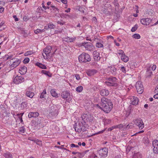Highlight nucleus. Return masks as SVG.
I'll return each instance as SVG.
<instances>
[{
	"label": "nucleus",
	"mask_w": 158,
	"mask_h": 158,
	"mask_svg": "<svg viewBox=\"0 0 158 158\" xmlns=\"http://www.w3.org/2000/svg\"><path fill=\"white\" fill-rule=\"evenodd\" d=\"M101 102V106L98 105L97 106L106 113L109 112L113 107V104L110 101L106 98L103 97L102 98Z\"/></svg>",
	"instance_id": "obj_1"
},
{
	"label": "nucleus",
	"mask_w": 158,
	"mask_h": 158,
	"mask_svg": "<svg viewBox=\"0 0 158 158\" xmlns=\"http://www.w3.org/2000/svg\"><path fill=\"white\" fill-rule=\"evenodd\" d=\"M87 126V124L85 122H79L78 124L75 123L73 125V128L76 132L80 133L81 131L84 132L86 131Z\"/></svg>",
	"instance_id": "obj_2"
},
{
	"label": "nucleus",
	"mask_w": 158,
	"mask_h": 158,
	"mask_svg": "<svg viewBox=\"0 0 158 158\" xmlns=\"http://www.w3.org/2000/svg\"><path fill=\"white\" fill-rule=\"evenodd\" d=\"M52 49V47L50 46H47L44 49L42 53V55L45 59L46 58L47 59L48 57H51L52 56L53 54H54L55 52L52 53H51Z\"/></svg>",
	"instance_id": "obj_3"
},
{
	"label": "nucleus",
	"mask_w": 158,
	"mask_h": 158,
	"mask_svg": "<svg viewBox=\"0 0 158 158\" xmlns=\"http://www.w3.org/2000/svg\"><path fill=\"white\" fill-rule=\"evenodd\" d=\"M78 60L80 62L86 63L91 60V57L88 54L83 52L79 56Z\"/></svg>",
	"instance_id": "obj_4"
},
{
	"label": "nucleus",
	"mask_w": 158,
	"mask_h": 158,
	"mask_svg": "<svg viewBox=\"0 0 158 158\" xmlns=\"http://www.w3.org/2000/svg\"><path fill=\"white\" fill-rule=\"evenodd\" d=\"M107 80L109 81L105 82V83L107 85L114 87L118 86V84L116 82L117 79L115 77H110L107 78Z\"/></svg>",
	"instance_id": "obj_5"
},
{
	"label": "nucleus",
	"mask_w": 158,
	"mask_h": 158,
	"mask_svg": "<svg viewBox=\"0 0 158 158\" xmlns=\"http://www.w3.org/2000/svg\"><path fill=\"white\" fill-rule=\"evenodd\" d=\"M108 153V149L107 148H103L98 151V153L100 157H106L107 156Z\"/></svg>",
	"instance_id": "obj_6"
},
{
	"label": "nucleus",
	"mask_w": 158,
	"mask_h": 158,
	"mask_svg": "<svg viewBox=\"0 0 158 158\" xmlns=\"http://www.w3.org/2000/svg\"><path fill=\"white\" fill-rule=\"evenodd\" d=\"M135 87L137 90V92L139 94H141L143 91L144 88L141 81H137L135 85Z\"/></svg>",
	"instance_id": "obj_7"
},
{
	"label": "nucleus",
	"mask_w": 158,
	"mask_h": 158,
	"mask_svg": "<svg viewBox=\"0 0 158 158\" xmlns=\"http://www.w3.org/2000/svg\"><path fill=\"white\" fill-rule=\"evenodd\" d=\"M83 120V122H92L93 120V117L89 114H84L81 117Z\"/></svg>",
	"instance_id": "obj_8"
},
{
	"label": "nucleus",
	"mask_w": 158,
	"mask_h": 158,
	"mask_svg": "<svg viewBox=\"0 0 158 158\" xmlns=\"http://www.w3.org/2000/svg\"><path fill=\"white\" fill-rule=\"evenodd\" d=\"M135 123L139 127V129H142L144 127V124L142 120L140 118L136 119Z\"/></svg>",
	"instance_id": "obj_9"
},
{
	"label": "nucleus",
	"mask_w": 158,
	"mask_h": 158,
	"mask_svg": "<svg viewBox=\"0 0 158 158\" xmlns=\"http://www.w3.org/2000/svg\"><path fill=\"white\" fill-rule=\"evenodd\" d=\"M24 79L22 76H16L13 80V82L16 84H18L23 82Z\"/></svg>",
	"instance_id": "obj_10"
},
{
	"label": "nucleus",
	"mask_w": 158,
	"mask_h": 158,
	"mask_svg": "<svg viewBox=\"0 0 158 158\" xmlns=\"http://www.w3.org/2000/svg\"><path fill=\"white\" fill-rule=\"evenodd\" d=\"M152 146L154 147L153 151L156 154H158V140H154L152 142Z\"/></svg>",
	"instance_id": "obj_11"
},
{
	"label": "nucleus",
	"mask_w": 158,
	"mask_h": 158,
	"mask_svg": "<svg viewBox=\"0 0 158 158\" xmlns=\"http://www.w3.org/2000/svg\"><path fill=\"white\" fill-rule=\"evenodd\" d=\"M82 45L84 46L86 50L89 51H91L94 48L91 44H88L87 43H83Z\"/></svg>",
	"instance_id": "obj_12"
},
{
	"label": "nucleus",
	"mask_w": 158,
	"mask_h": 158,
	"mask_svg": "<svg viewBox=\"0 0 158 158\" xmlns=\"http://www.w3.org/2000/svg\"><path fill=\"white\" fill-rule=\"evenodd\" d=\"M152 20L150 19L147 18L142 19H140V23L143 25H149L151 22Z\"/></svg>",
	"instance_id": "obj_13"
},
{
	"label": "nucleus",
	"mask_w": 158,
	"mask_h": 158,
	"mask_svg": "<svg viewBox=\"0 0 158 158\" xmlns=\"http://www.w3.org/2000/svg\"><path fill=\"white\" fill-rule=\"evenodd\" d=\"M99 55V53L97 51H95L94 52L93 56L95 61H98L100 59Z\"/></svg>",
	"instance_id": "obj_14"
},
{
	"label": "nucleus",
	"mask_w": 158,
	"mask_h": 158,
	"mask_svg": "<svg viewBox=\"0 0 158 158\" xmlns=\"http://www.w3.org/2000/svg\"><path fill=\"white\" fill-rule=\"evenodd\" d=\"M97 72V71L96 70L94 69H90L87 71L86 73L89 76H91L96 74Z\"/></svg>",
	"instance_id": "obj_15"
},
{
	"label": "nucleus",
	"mask_w": 158,
	"mask_h": 158,
	"mask_svg": "<svg viewBox=\"0 0 158 158\" xmlns=\"http://www.w3.org/2000/svg\"><path fill=\"white\" fill-rule=\"evenodd\" d=\"M100 94L102 96H106L109 94V92L107 89H102L100 91Z\"/></svg>",
	"instance_id": "obj_16"
},
{
	"label": "nucleus",
	"mask_w": 158,
	"mask_h": 158,
	"mask_svg": "<svg viewBox=\"0 0 158 158\" xmlns=\"http://www.w3.org/2000/svg\"><path fill=\"white\" fill-rule=\"evenodd\" d=\"M21 62V60H18L16 61H14L13 64L11 65V67L13 68H16L20 64Z\"/></svg>",
	"instance_id": "obj_17"
},
{
	"label": "nucleus",
	"mask_w": 158,
	"mask_h": 158,
	"mask_svg": "<svg viewBox=\"0 0 158 158\" xmlns=\"http://www.w3.org/2000/svg\"><path fill=\"white\" fill-rule=\"evenodd\" d=\"M108 68H110V71L113 75H116L117 69L114 66H111L110 67H109Z\"/></svg>",
	"instance_id": "obj_18"
},
{
	"label": "nucleus",
	"mask_w": 158,
	"mask_h": 158,
	"mask_svg": "<svg viewBox=\"0 0 158 158\" xmlns=\"http://www.w3.org/2000/svg\"><path fill=\"white\" fill-rule=\"evenodd\" d=\"M39 115V114L37 112H31L29 113L28 117L29 118H31L32 117H36L38 116Z\"/></svg>",
	"instance_id": "obj_19"
},
{
	"label": "nucleus",
	"mask_w": 158,
	"mask_h": 158,
	"mask_svg": "<svg viewBox=\"0 0 158 158\" xmlns=\"http://www.w3.org/2000/svg\"><path fill=\"white\" fill-rule=\"evenodd\" d=\"M52 111H50V113H51L52 115H53L57 116L58 114V112L57 109H54V107H51Z\"/></svg>",
	"instance_id": "obj_20"
},
{
	"label": "nucleus",
	"mask_w": 158,
	"mask_h": 158,
	"mask_svg": "<svg viewBox=\"0 0 158 158\" xmlns=\"http://www.w3.org/2000/svg\"><path fill=\"white\" fill-rule=\"evenodd\" d=\"M19 71L21 74H24L27 72V67L25 66H23L19 69Z\"/></svg>",
	"instance_id": "obj_21"
},
{
	"label": "nucleus",
	"mask_w": 158,
	"mask_h": 158,
	"mask_svg": "<svg viewBox=\"0 0 158 158\" xmlns=\"http://www.w3.org/2000/svg\"><path fill=\"white\" fill-rule=\"evenodd\" d=\"M152 74V72L150 68H147L146 73V77L147 78H150L151 77Z\"/></svg>",
	"instance_id": "obj_22"
},
{
	"label": "nucleus",
	"mask_w": 158,
	"mask_h": 158,
	"mask_svg": "<svg viewBox=\"0 0 158 158\" xmlns=\"http://www.w3.org/2000/svg\"><path fill=\"white\" fill-rule=\"evenodd\" d=\"M142 155L139 152H135L133 155L132 158H142Z\"/></svg>",
	"instance_id": "obj_23"
},
{
	"label": "nucleus",
	"mask_w": 158,
	"mask_h": 158,
	"mask_svg": "<svg viewBox=\"0 0 158 158\" xmlns=\"http://www.w3.org/2000/svg\"><path fill=\"white\" fill-rule=\"evenodd\" d=\"M70 95V94L69 92L66 91H63L61 94V96L63 98H66L68 96Z\"/></svg>",
	"instance_id": "obj_24"
},
{
	"label": "nucleus",
	"mask_w": 158,
	"mask_h": 158,
	"mask_svg": "<svg viewBox=\"0 0 158 158\" xmlns=\"http://www.w3.org/2000/svg\"><path fill=\"white\" fill-rule=\"evenodd\" d=\"M120 57L122 60L125 62H127L129 60L128 57L125 54L122 56H121Z\"/></svg>",
	"instance_id": "obj_25"
},
{
	"label": "nucleus",
	"mask_w": 158,
	"mask_h": 158,
	"mask_svg": "<svg viewBox=\"0 0 158 158\" xmlns=\"http://www.w3.org/2000/svg\"><path fill=\"white\" fill-rule=\"evenodd\" d=\"M35 64L36 66H38L42 69H46L47 68L46 66L45 65L38 62H37Z\"/></svg>",
	"instance_id": "obj_26"
},
{
	"label": "nucleus",
	"mask_w": 158,
	"mask_h": 158,
	"mask_svg": "<svg viewBox=\"0 0 158 158\" xmlns=\"http://www.w3.org/2000/svg\"><path fill=\"white\" fill-rule=\"evenodd\" d=\"M133 101L132 102L131 104L132 105H137L138 103L139 102V99L138 98L136 97H133Z\"/></svg>",
	"instance_id": "obj_27"
},
{
	"label": "nucleus",
	"mask_w": 158,
	"mask_h": 158,
	"mask_svg": "<svg viewBox=\"0 0 158 158\" xmlns=\"http://www.w3.org/2000/svg\"><path fill=\"white\" fill-rule=\"evenodd\" d=\"M26 95L27 97L32 98L34 95V94L33 92H32L30 91H27Z\"/></svg>",
	"instance_id": "obj_28"
},
{
	"label": "nucleus",
	"mask_w": 158,
	"mask_h": 158,
	"mask_svg": "<svg viewBox=\"0 0 158 158\" xmlns=\"http://www.w3.org/2000/svg\"><path fill=\"white\" fill-rule=\"evenodd\" d=\"M50 93L52 96L56 98L58 97V94L56 92L55 89H52L50 91Z\"/></svg>",
	"instance_id": "obj_29"
},
{
	"label": "nucleus",
	"mask_w": 158,
	"mask_h": 158,
	"mask_svg": "<svg viewBox=\"0 0 158 158\" xmlns=\"http://www.w3.org/2000/svg\"><path fill=\"white\" fill-rule=\"evenodd\" d=\"M12 56V55H6L5 56L3 57V58L4 59L5 61H6L8 59H11Z\"/></svg>",
	"instance_id": "obj_30"
},
{
	"label": "nucleus",
	"mask_w": 158,
	"mask_h": 158,
	"mask_svg": "<svg viewBox=\"0 0 158 158\" xmlns=\"http://www.w3.org/2000/svg\"><path fill=\"white\" fill-rule=\"evenodd\" d=\"M6 158H12V156L10 153L7 152L3 154Z\"/></svg>",
	"instance_id": "obj_31"
},
{
	"label": "nucleus",
	"mask_w": 158,
	"mask_h": 158,
	"mask_svg": "<svg viewBox=\"0 0 158 158\" xmlns=\"http://www.w3.org/2000/svg\"><path fill=\"white\" fill-rule=\"evenodd\" d=\"M133 127V124H129L127 126H124V129L125 130H128L129 129H131Z\"/></svg>",
	"instance_id": "obj_32"
},
{
	"label": "nucleus",
	"mask_w": 158,
	"mask_h": 158,
	"mask_svg": "<svg viewBox=\"0 0 158 158\" xmlns=\"http://www.w3.org/2000/svg\"><path fill=\"white\" fill-rule=\"evenodd\" d=\"M44 31H45V30L44 29L41 30L38 29L34 31V32L35 34H37L39 33H41Z\"/></svg>",
	"instance_id": "obj_33"
},
{
	"label": "nucleus",
	"mask_w": 158,
	"mask_h": 158,
	"mask_svg": "<svg viewBox=\"0 0 158 158\" xmlns=\"http://www.w3.org/2000/svg\"><path fill=\"white\" fill-rule=\"evenodd\" d=\"M143 142L145 144L147 145L149 143V139L147 137H144L143 139Z\"/></svg>",
	"instance_id": "obj_34"
},
{
	"label": "nucleus",
	"mask_w": 158,
	"mask_h": 158,
	"mask_svg": "<svg viewBox=\"0 0 158 158\" xmlns=\"http://www.w3.org/2000/svg\"><path fill=\"white\" fill-rule=\"evenodd\" d=\"M41 73L44 74L48 76V77H51V75H50L49 74L50 73L48 71H46L44 70H43L41 71Z\"/></svg>",
	"instance_id": "obj_35"
},
{
	"label": "nucleus",
	"mask_w": 158,
	"mask_h": 158,
	"mask_svg": "<svg viewBox=\"0 0 158 158\" xmlns=\"http://www.w3.org/2000/svg\"><path fill=\"white\" fill-rule=\"evenodd\" d=\"M83 89V87L82 86L80 85L76 88V90L78 92H81L82 91Z\"/></svg>",
	"instance_id": "obj_36"
},
{
	"label": "nucleus",
	"mask_w": 158,
	"mask_h": 158,
	"mask_svg": "<svg viewBox=\"0 0 158 158\" xmlns=\"http://www.w3.org/2000/svg\"><path fill=\"white\" fill-rule=\"evenodd\" d=\"M33 53V52L32 51H27L24 53V55L25 56H27L31 55Z\"/></svg>",
	"instance_id": "obj_37"
},
{
	"label": "nucleus",
	"mask_w": 158,
	"mask_h": 158,
	"mask_svg": "<svg viewBox=\"0 0 158 158\" xmlns=\"http://www.w3.org/2000/svg\"><path fill=\"white\" fill-rule=\"evenodd\" d=\"M75 39V38H70L68 37L67 38H66L67 39L66 41L68 42H73Z\"/></svg>",
	"instance_id": "obj_38"
},
{
	"label": "nucleus",
	"mask_w": 158,
	"mask_h": 158,
	"mask_svg": "<svg viewBox=\"0 0 158 158\" xmlns=\"http://www.w3.org/2000/svg\"><path fill=\"white\" fill-rule=\"evenodd\" d=\"M132 37L136 39H139L140 38V36L138 34H135L132 35Z\"/></svg>",
	"instance_id": "obj_39"
},
{
	"label": "nucleus",
	"mask_w": 158,
	"mask_h": 158,
	"mask_svg": "<svg viewBox=\"0 0 158 158\" xmlns=\"http://www.w3.org/2000/svg\"><path fill=\"white\" fill-rule=\"evenodd\" d=\"M138 25L137 24H136L135 25V26L132 27L131 29V31L132 32H134L138 28Z\"/></svg>",
	"instance_id": "obj_40"
},
{
	"label": "nucleus",
	"mask_w": 158,
	"mask_h": 158,
	"mask_svg": "<svg viewBox=\"0 0 158 158\" xmlns=\"http://www.w3.org/2000/svg\"><path fill=\"white\" fill-rule=\"evenodd\" d=\"M35 141V142L37 144L39 145V146H42V143L41 141L39 140L38 139H36V140Z\"/></svg>",
	"instance_id": "obj_41"
},
{
	"label": "nucleus",
	"mask_w": 158,
	"mask_h": 158,
	"mask_svg": "<svg viewBox=\"0 0 158 158\" xmlns=\"http://www.w3.org/2000/svg\"><path fill=\"white\" fill-rule=\"evenodd\" d=\"M46 94V90L44 89L43 92L41 94L40 96V98H44V95Z\"/></svg>",
	"instance_id": "obj_42"
},
{
	"label": "nucleus",
	"mask_w": 158,
	"mask_h": 158,
	"mask_svg": "<svg viewBox=\"0 0 158 158\" xmlns=\"http://www.w3.org/2000/svg\"><path fill=\"white\" fill-rule=\"evenodd\" d=\"M25 131V129L24 127H22L19 129V131L20 132L24 133Z\"/></svg>",
	"instance_id": "obj_43"
},
{
	"label": "nucleus",
	"mask_w": 158,
	"mask_h": 158,
	"mask_svg": "<svg viewBox=\"0 0 158 158\" xmlns=\"http://www.w3.org/2000/svg\"><path fill=\"white\" fill-rule=\"evenodd\" d=\"M21 107L23 109H24L27 107V105L25 102H23L21 103Z\"/></svg>",
	"instance_id": "obj_44"
},
{
	"label": "nucleus",
	"mask_w": 158,
	"mask_h": 158,
	"mask_svg": "<svg viewBox=\"0 0 158 158\" xmlns=\"http://www.w3.org/2000/svg\"><path fill=\"white\" fill-rule=\"evenodd\" d=\"M30 60L28 58H25L23 60V63L24 64H27L28 63L29 61Z\"/></svg>",
	"instance_id": "obj_45"
},
{
	"label": "nucleus",
	"mask_w": 158,
	"mask_h": 158,
	"mask_svg": "<svg viewBox=\"0 0 158 158\" xmlns=\"http://www.w3.org/2000/svg\"><path fill=\"white\" fill-rule=\"evenodd\" d=\"M103 46V45L100 43H98L96 44V47L98 48H101Z\"/></svg>",
	"instance_id": "obj_46"
},
{
	"label": "nucleus",
	"mask_w": 158,
	"mask_h": 158,
	"mask_svg": "<svg viewBox=\"0 0 158 158\" xmlns=\"http://www.w3.org/2000/svg\"><path fill=\"white\" fill-rule=\"evenodd\" d=\"M117 53L119 55H121V56H122L125 54L123 51L122 50H119L118 51Z\"/></svg>",
	"instance_id": "obj_47"
},
{
	"label": "nucleus",
	"mask_w": 158,
	"mask_h": 158,
	"mask_svg": "<svg viewBox=\"0 0 158 158\" xmlns=\"http://www.w3.org/2000/svg\"><path fill=\"white\" fill-rule=\"evenodd\" d=\"M48 25L49 28L53 29L55 27V25L52 24L48 23Z\"/></svg>",
	"instance_id": "obj_48"
},
{
	"label": "nucleus",
	"mask_w": 158,
	"mask_h": 158,
	"mask_svg": "<svg viewBox=\"0 0 158 158\" xmlns=\"http://www.w3.org/2000/svg\"><path fill=\"white\" fill-rule=\"evenodd\" d=\"M105 130H102V131H99L97 133H96L95 134H94L92 135L91 136H89V137H91L92 136L94 135H95L96 134H99L102 133H103L104 132Z\"/></svg>",
	"instance_id": "obj_49"
},
{
	"label": "nucleus",
	"mask_w": 158,
	"mask_h": 158,
	"mask_svg": "<svg viewBox=\"0 0 158 158\" xmlns=\"http://www.w3.org/2000/svg\"><path fill=\"white\" fill-rule=\"evenodd\" d=\"M78 154L79 155V158H81L84 156L85 153H81L79 152V153H78Z\"/></svg>",
	"instance_id": "obj_50"
},
{
	"label": "nucleus",
	"mask_w": 158,
	"mask_h": 158,
	"mask_svg": "<svg viewBox=\"0 0 158 158\" xmlns=\"http://www.w3.org/2000/svg\"><path fill=\"white\" fill-rule=\"evenodd\" d=\"M120 70H121L124 73H126V72L125 68L124 66H122L121 67Z\"/></svg>",
	"instance_id": "obj_51"
},
{
	"label": "nucleus",
	"mask_w": 158,
	"mask_h": 158,
	"mask_svg": "<svg viewBox=\"0 0 158 158\" xmlns=\"http://www.w3.org/2000/svg\"><path fill=\"white\" fill-rule=\"evenodd\" d=\"M117 128V127H116V125L114 126H113L112 127H110V128H108V130L110 131H111L114 129Z\"/></svg>",
	"instance_id": "obj_52"
},
{
	"label": "nucleus",
	"mask_w": 158,
	"mask_h": 158,
	"mask_svg": "<svg viewBox=\"0 0 158 158\" xmlns=\"http://www.w3.org/2000/svg\"><path fill=\"white\" fill-rule=\"evenodd\" d=\"M116 127H117V128H118L119 129L122 128L123 127L124 128V126H123V125L122 124H120L118 125H116Z\"/></svg>",
	"instance_id": "obj_53"
},
{
	"label": "nucleus",
	"mask_w": 158,
	"mask_h": 158,
	"mask_svg": "<svg viewBox=\"0 0 158 158\" xmlns=\"http://www.w3.org/2000/svg\"><path fill=\"white\" fill-rule=\"evenodd\" d=\"M60 16L61 17H63L66 18L67 16H69L67 14L63 13L61 14V15H60Z\"/></svg>",
	"instance_id": "obj_54"
},
{
	"label": "nucleus",
	"mask_w": 158,
	"mask_h": 158,
	"mask_svg": "<svg viewBox=\"0 0 158 158\" xmlns=\"http://www.w3.org/2000/svg\"><path fill=\"white\" fill-rule=\"evenodd\" d=\"M23 19L24 21H26L29 19V18L28 17H27L26 16H25L23 17Z\"/></svg>",
	"instance_id": "obj_55"
},
{
	"label": "nucleus",
	"mask_w": 158,
	"mask_h": 158,
	"mask_svg": "<svg viewBox=\"0 0 158 158\" xmlns=\"http://www.w3.org/2000/svg\"><path fill=\"white\" fill-rule=\"evenodd\" d=\"M64 146V145H62L61 146H60L56 145L55 146V147L58 148H59L60 149H64L63 148Z\"/></svg>",
	"instance_id": "obj_56"
},
{
	"label": "nucleus",
	"mask_w": 158,
	"mask_h": 158,
	"mask_svg": "<svg viewBox=\"0 0 158 158\" xmlns=\"http://www.w3.org/2000/svg\"><path fill=\"white\" fill-rule=\"evenodd\" d=\"M96 156L95 154H92L89 156L88 158H95Z\"/></svg>",
	"instance_id": "obj_57"
},
{
	"label": "nucleus",
	"mask_w": 158,
	"mask_h": 158,
	"mask_svg": "<svg viewBox=\"0 0 158 158\" xmlns=\"http://www.w3.org/2000/svg\"><path fill=\"white\" fill-rule=\"evenodd\" d=\"M71 148H74V147H76V148H78L79 147L78 145H75V144L73 143H72L71 144Z\"/></svg>",
	"instance_id": "obj_58"
},
{
	"label": "nucleus",
	"mask_w": 158,
	"mask_h": 158,
	"mask_svg": "<svg viewBox=\"0 0 158 158\" xmlns=\"http://www.w3.org/2000/svg\"><path fill=\"white\" fill-rule=\"evenodd\" d=\"M60 1L64 4H66L67 2V0H60Z\"/></svg>",
	"instance_id": "obj_59"
},
{
	"label": "nucleus",
	"mask_w": 158,
	"mask_h": 158,
	"mask_svg": "<svg viewBox=\"0 0 158 158\" xmlns=\"http://www.w3.org/2000/svg\"><path fill=\"white\" fill-rule=\"evenodd\" d=\"M13 18L15 19V21H19V19L17 17V16L16 15H14L13 16Z\"/></svg>",
	"instance_id": "obj_60"
},
{
	"label": "nucleus",
	"mask_w": 158,
	"mask_h": 158,
	"mask_svg": "<svg viewBox=\"0 0 158 158\" xmlns=\"http://www.w3.org/2000/svg\"><path fill=\"white\" fill-rule=\"evenodd\" d=\"M4 9L3 7H1V8H0V13H1L3 12L4 10Z\"/></svg>",
	"instance_id": "obj_61"
},
{
	"label": "nucleus",
	"mask_w": 158,
	"mask_h": 158,
	"mask_svg": "<svg viewBox=\"0 0 158 158\" xmlns=\"http://www.w3.org/2000/svg\"><path fill=\"white\" fill-rule=\"evenodd\" d=\"M156 69V66L153 65L152 67V69L153 70H155Z\"/></svg>",
	"instance_id": "obj_62"
},
{
	"label": "nucleus",
	"mask_w": 158,
	"mask_h": 158,
	"mask_svg": "<svg viewBox=\"0 0 158 158\" xmlns=\"http://www.w3.org/2000/svg\"><path fill=\"white\" fill-rule=\"evenodd\" d=\"M113 158H121V156L120 155H118Z\"/></svg>",
	"instance_id": "obj_63"
},
{
	"label": "nucleus",
	"mask_w": 158,
	"mask_h": 158,
	"mask_svg": "<svg viewBox=\"0 0 158 158\" xmlns=\"http://www.w3.org/2000/svg\"><path fill=\"white\" fill-rule=\"evenodd\" d=\"M153 97L155 98L158 99V93L155 95Z\"/></svg>",
	"instance_id": "obj_64"
}]
</instances>
